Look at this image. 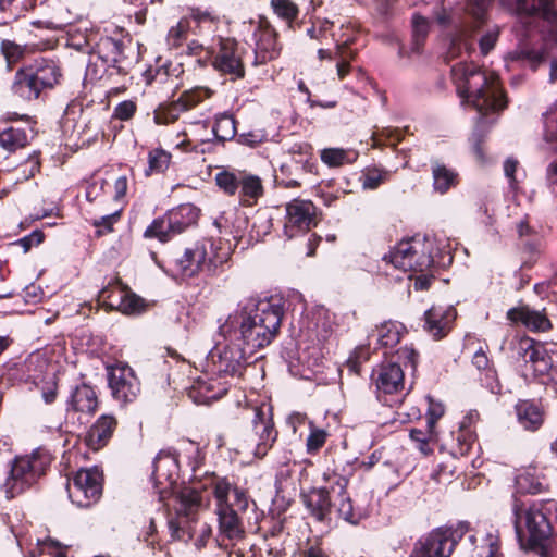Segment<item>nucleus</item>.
<instances>
[{
  "mask_svg": "<svg viewBox=\"0 0 557 557\" xmlns=\"http://www.w3.org/2000/svg\"><path fill=\"white\" fill-rule=\"evenodd\" d=\"M282 315L283 309L278 304H272L269 299H249L228 314L219 326V333L255 355L274 339Z\"/></svg>",
  "mask_w": 557,
  "mask_h": 557,
  "instance_id": "f257e3e1",
  "label": "nucleus"
},
{
  "mask_svg": "<svg viewBox=\"0 0 557 557\" xmlns=\"http://www.w3.org/2000/svg\"><path fill=\"white\" fill-rule=\"evenodd\" d=\"M451 76L460 98L481 114L478 127L483 123V116L506 108L507 101L495 73L461 61L453 65Z\"/></svg>",
  "mask_w": 557,
  "mask_h": 557,
  "instance_id": "f03ea898",
  "label": "nucleus"
},
{
  "mask_svg": "<svg viewBox=\"0 0 557 557\" xmlns=\"http://www.w3.org/2000/svg\"><path fill=\"white\" fill-rule=\"evenodd\" d=\"M552 509L550 502H535L521 511L515 508V529L521 547L539 557H557V535L553 537L549 519Z\"/></svg>",
  "mask_w": 557,
  "mask_h": 557,
  "instance_id": "7ed1b4c3",
  "label": "nucleus"
},
{
  "mask_svg": "<svg viewBox=\"0 0 557 557\" xmlns=\"http://www.w3.org/2000/svg\"><path fill=\"white\" fill-rule=\"evenodd\" d=\"M61 77L58 64L52 60L42 59L16 71L12 91L24 100H36L41 92L54 88Z\"/></svg>",
  "mask_w": 557,
  "mask_h": 557,
  "instance_id": "20e7f679",
  "label": "nucleus"
},
{
  "mask_svg": "<svg viewBox=\"0 0 557 557\" xmlns=\"http://www.w3.org/2000/svg\"><path fill=\"white\" fill-rule=\"evenodd\" d=\"M434 246L433 238L416 235L399 242L384 261L403 272L423 273L434 263Z\"/></svg>",
  "mask_w": 557,
  "mask_h": 557,
  "instance_id": "39448f33",
  "label": "nucleus"
},
{
  "mask_svg": "<svg viewBox=\"0 0 557 557\" xmlns=\"http://www.w3.org/2000/svg\"><path fill=\"white\" fill-rule=\"evenodd\" d=\"M251 429L248 430L237 445V453L246 458L262 459L277 438V431L270 411L265 412L261 407L253 408Z\"/></svg>",
  "mask_w": 557,
  "mask_h": 557,
  "instance_id": "423d86ee",
  "label": "nucleus"
},
{
  "mask_svg": "<svg viewBox=\"0 0 557 557\" xmlns=\"http://www.w3.org/2000/svg\"><path fill=\"white\" fill-rule=\"evenodd\" d=\"M50 456L36 449L30 455L16 457L3 484L7 498H13L32 486L50 465Z\"/></svg>",
  "mask_w": 557,
  "mask_h": 557,
  "instance_id": "0eeeda50",
  "label": "nucleus"
},
{
  "mask_svg": "<svg viewBox=\"0 0 557 557\" xmlns=\"http://www.w3.org/2000/svg\"><path fill=\"white\" fill-rule=\"evenodd\" d=\"M494 0H469L467 4V14L470 21L460 23L450 39L448 57L450 59L470 55L474 51L473 36L485 22L486 10Z\"/></svg>",
  "mask_w": 557,
  "mask_h": 557,
  "instance_id": "6e6552de",
  "label": "nucleus"
},
{
  "mask_svg": "<svg viewBox=\"0 0 557 557\" xmlns=\"http://www.w3.org/2000/svg\"><path fill=\"white\" fill-rule=\"evenodd\" d=\"M467 531V522H459L456 528H435L416 543L410 557H450Z\"/></svg>",
  "mask_w": 557,
  "mask_h": 557,
  "instance_id": "1a4fd4ad",
  "label": "nucleus"
},
{
  "mask_svg": "<svg viewBox=\"0 0 557 557\" xmlns=\"http://www.w3.org/2000/svg\"><path fill=\"white\" fill-rule=\"evenodd\" d=\"M207 49L215 71L228 75L232 81L245 76L242 49L235 39L215 37Z\"/></svg>",
  "mask_w": 557,
  "mask_h": 557,
  "instance_id": "9d476101",
  "label": "nucleus"
},
{
  "mask_svg": "<svg viewBox=\"0 0 557 557\" xmlns=\"http://www.w3.org/2000/svg\"><path fill=\"white\" fill-rule=\"evenodd\" d=\"M102 472L97 468L78 470L67 483L69 497L78 507L96 504L102 495Z\"/></svg>",
  "mask_w": 557,
  "mask_h": 557,
  "instance_id": "9b49d317",
  "label": "nucleus"
},
{
  "mask_svg": "<svg viewBox=\"0 0 557 557\" xmlns=\"http://www.w3.org/2000/svg\"><path fill=\"white\" fill-rule=\"evenodd\" d=\"M214 244L211 239H202L185 249L183 255L174 260L176 271L185 276H193L199 271H213L218 263Z\"/></svg>",
  "mask_w": 557,
  "mask_h": 557,
  "instance_id": "f8f14e48",
  "label": "nucleus"
},
{
  "mask_svg": "<svg viewBox=\"0 0 557 557\" xmlns=\"http://www.w3.org/2000/svg\"><path fill=\"white\" fill-rule=\"evenodd\" d=\"M108 384L112 397L122 405L135 401L141 391L139 379L126 363L108 368Z\"/></svg>",
  "mask_w": 557,
  "mask_h": 557,
  "instance_id": "ddd939ff",
  "label": "nucleus"
},
{
  "mask_svg": "<svg viewBox=\"0 0 557 557\" xmlns=\"http://www.w3.org/2000/svg\"><path fill=\"white\" fill-rule=\"evenodd\" d=\"M334 484H332V494L335 496L333 505L336 508V512L341 519L356 525L362 519L368 517L369 510L366 506L357 504L347 494V479L336 474L334 475Z\"/></svg>",
  "mask_w": 557,
  "mask_h": 557,
  "instance_id": "4468645a",
  "label": "nucleus"
},
{
  "mask_svg": "<svg viewBox=\"0 0 557 557\" xmlns=\"http://www.w3.org/2000/svg\"><path fill=\"white\" fill-rule=\"evenodd\" d=\"M315 206L309 200L294 199L286 205L284 232L289 238L315 225Z\"/></svg>",
  "mask_w": 557,
  "mask_h": 557,
  "instance_id": "2eb2a0df",
  "label": "nucleus"
},
{
  "mask_svg": "<svg viewBox=\"0 0 557 557\" xmlns=\"http://www.w3.org/2000/svg\"><path fill=\"white\" fill-rule=\"evenodd\" d=\"M152 476L160 497L163 498L172 490L178 476L177 455L171 448L162 449L153 460Z\"/></svg>",
  "mask_w": 557,
  "mask_h": 557,
  "instance_id": "dca6fc26",
  "label": "nucleus"
},
{
  "mask_svg": "<svg viewBox=\"0 0 557 557\" xmlns=\"http://www.w3.org/2000/svg\"><path fill=\"white\" fill-rule=\"evenodd\" d=\"M253 65L265 64L280 55L281 47L276 40V32L267 21H260L253 30Z\"/></svg>",
  "mask_w": 557,
  "mask_h": 557,
  "instance_id": "f3484780",
  "label": "nucleus"
},
{
  "mask_svg": "<svg viewBox=\"0 0 557 557\" xmlns=\"http://www.w3.org/2000/svg\"><path fill=\"white\" fill-rule=\"evenodd\" d=\"M224 341L225 345L218 350L216 360H214L216 370L219 373L231 376L240 375L248 358L252 355L242 345L233 344L230 338Z\"/></svg>",
  "mask_w": 557,
  "mask_h": 557,
  "instance_id": "a211bd4d",
  "label": "nucleus"
},
{
  "mask_svg": "<svg viewBox=\"0 0 557 557\" xmlns=\"http://www.w3.org/2000/svg\"><path fill=\"white\" fill-rule=\"evenodd\" d=\"M516 349L518 357L530 364L534 375H544L552 370L553 360L543 344L523 337L518 342Z\"/></svg>",
  "mask_w": 557,
  "mask_h": 557,
  "instance_id": "6ab92c4d",
  "label": "nucleus"
},
{
  "mask_svg": "<svg viewBox=\"0 0 557 557\" xmlns=\"http://www.w3.org/2000/svg\"><path fill=\"white\" fill-rule=\"evenodd\" d=\"M99 406L98 395L92 386L82 383L75 386L66 399V412L94 416Z\"/></svg>",
  "mask_w": 557,
  "mask_h": 557,
  "instance_id": "aec40b11",
  "label": "nucleus"
},
{
  "mask_svg": "<svg viewBox=\"0 0 557 557\" xmlns=\"http://www.w3.org/2000/svg\"><path fill=\"white\" fill-rule=\"evenodd\" d=\"M456 319V310L451 306H433L424 313V330L435 339L443 338L450 331Z\"/></svg>",
  "mask_w": 557,
  "mask_h": 557,
  "instance_id": "412c9836",
  "label": "nucleus"
},
{
  "mask_svg": "<svg viewBox=\"0 0 557 557\" xmlns=\"http://www.w3.org/2000/svg\"><path fill=\"white\" fill-rule=\"evenodd\" d=\"M379 395L397 394L404 389V371L396 362L382 363L373 373Z\"/></svg>",
  "mask_w": 557,
  "mask_h": 557,
  "instance_id": "4be33fe9",
  "label": "nucleus"
},
{
  "mask_svg": "<svg viewBox=\"0 0 557 557\" xmlns=\"http://www.w3.org/2000/svg\"><path fill=\"white\" fill-rule=\"evenodd\" d=\"M219 536L222 540L237 542L245 535V529L236 510L230 505H216Z\"/></svg>",
  "mask_w": 557,
  "mask_h": 557,
  "instance_id": "5701e85b",
  "label": "nucleus"
},
{
  "mask_svg": "<svg viewBox=\"0 0 557 557\" xmlns=\"http://www.w3.org/2000/svg\"><path fill=\"white\" fill-rule=\"evenodd\" d=\"M507 319L512 323H521L532 332H545L552 327L546 313L529 306H518L507 311Z\"/></svg>",
  "mask_w": 557,
  "mask_h": 557,
  "instance_id": "b1692460",
  "label": "nucleus"
},
{
  "mask_svg": "<svg viewBox=\"0 0 557 557\" xmlns=\"http://www.w3.org/2000/svg\"><path fill=\"white\" fill-rule=\"evenodd\" d=\"M117 425L112 414H102L90 426L86 435V444L92 450H99L108 444Z\"/></svg>",
  "mask_w": 557,
  "mask_h": 557,
  "instance_id": "393cba45",
  "label": "nucleus"
},
{
  "mask_svg": "<svg viewBox=\"0 0 557 557\" xmlns=\"http://www.w3.org/2000/svg\"><path fill=\"white\" fill-rule=\"evenodd\" d=\"M517 421L527 431L537 430L544 422L543 409L531 400H519L515 406Z\"/></svg>",
  "mask_w": 557,
  "mask_h": 557,
  "instance_id": "a878e982",
  "label": "nucleus"
},
{
  "mask_svg": "<svg viewBox=\"0 0 557 557\" xmlns=\"http://www.w3.org/2000/svg\"><path fill=\"white\" fill-rule=\"evenodd\" d=\"M90 54L95 55L98 60L113 65L116 69V73L122 72L121 62L123 61V45L120 40L112 37H104L97 44L96 50Z\"/></svg>",
  "mask_w": 557,
  "mask_h": 557,
  "instance_id": "bb28decb",
  "label": "nucleus"
},
{
  "mask_svg": "<svg viewBox=\"0 0 557 557\" xmlns=\"http://www.w3.org/2000/svg\"><path fill=\"white\" fill-rule=\"evenodd\" d=\"M332 485L330 488L321 487L312 490L306 496V506L318 521H324L331 512Z\"/></svg>",
  "mask_w": 557,
  "mask_h": 557,
  "instance_id": "cd10ccee",
  "label": "nucleus"
},
{
  "mask_svg": "<svg viewBox=\"0 0 557 557\" xmlns=\"http://www.w3.org/2000/svg\"><path fill=\"white\" fill-rule=\"evenodd\" d=\"M554 44L557 48V29H550L544 37V47L542 49H518L510 53L512 60H525L530 66L535 70L548 58V47Z\"/></svg>",
  "mask_w": 557,
  "mask_h": 557,
  "instance_id": "c85d7f7f",
  "label": "nucleus"
},
{
  "mask_svg": "<svg viewBox=\"0 0 557 557\" xmlns=\"http://www.w3.org/2000/svg\"><path fill=\"white\" fill-rule=\"evenodd\" d=\"M516 10L527 17L541 16L548 24H553L557 18L552 0H516Z\"/></svg>",
  "mask_w": 557,
  "mask_h": 557,
  "instance_id": "c756f323",
  "label": "nucleus"
},
{
  "mask_svg": "<svg viewBox=\"0 0 557 557\" xmlns=\"http://www.w3.org/2000/svg\"><path fill=\"white\" fill-rule=\"evenodd\" d=\"M166 216L169 219L168 226L174 228V234H180L197 222L199 210L191 203H183L169 210Z\"/></svg>",
  "mask_w": 557,
  "mask_h": 557,
  "instance_id": "7c9ffc66",
  "label": "nucleus"
},
{
  "mask_svg": "<svg viewBox=\"0 0 557 557\" xmlns=\"http://www.w3.org/2000/svg\"><path fill=\"white\" fill-rule=\"evenodd\" d=\"M226 392L224 386L218 385L214 379H198L189 389V397L196 404H208L222 397Z\"/></svg>",
  "mask_w": 557,
  "mask_h": 557,
  "instance_id": "2f4dec72",
  "label": "nucleus"
},
{
  "mask_svg": "<svg viewBox=\"0 0 557 557\" xmlns=\"http://www.w3.org/2000/svg\"><path fill=\"white\" fill-rule=\"evenodd\" d=\"M50 17L47 26L51 29H63L78 18V13L73 10L67 0H55L49 4Z\"/></svg>",
  "mask_w": 557,
  "mask_h": 557,
  "instance_id": "473e14b6",
  "label": "nucleus"
},
{
  "mask_svg": "<svg viewBox=\"0 0 557 557\" xmlns=\"http://www.w3.org/2000/svg\"><path fill=\"white\" fill-rule=\"evenodd\" d=\"M351 44V39H346L335 45L334 60L336 61V74L338 79H344L350 73L351 62L357 57L358 52L350 47Z\"/></svg>",
  "mask_w": 557,
  "mask_h": 557,
  "instance_id": "72a5a7b5",
  "label": "nucleus"
},
{
  "mask_svg": "<svg viewBox=\"0 0 557 557\" xmlns=\"http://www.w3.org/2000/svg\"><path fill=\"white\" fill-rule=\"evenodd\" d=\"M433 188L440 194H445L457 184L458 174L445 164L432 162Z\"/></svg>",
  "mask_w": 557,
  "mask_h": 557,
  "instance_id": "f704fd0d",
  "label": "nucleus"
},
{
  "mask_svg": "<svg viewBox=\"0 0 557 557\" xmlns=\"http://www.w3.org/2000/svg\"><path fill=\"white\" fill-rule=\"evenodd\" d=\"M321 161L329 168L351 164L358 159V152L352 149L324 148L320 152Z\"/></svg>",
  "mask_w": 557,
  "mask_h": 557,
  "instance_id": "c9c22d12",
  "label": "nucleus"
},
{
  "mask_svg": "<svg viewBox=\"0 0 557 557\" xmlns=\"http://www.w3.org/2000/svg\"><path fill=\"white\" fill-rule=\"evenodd\" d=\"M176 499L178 502L176 507L177 515L188 518L197 511L201 497L198 491L191 487H183L178 492Z\"/></svg>",
  "mask_w": 557,
  "mask_h": 557,
  "instance_id": "e433bc0d",
  "label": "nucleus"
},
{
  "mask_svg": "<svg viewBox=\"0 0 557 557\" xmlns=\"http://www.w3.org/2000/svg\"><path fill=\"white\" fill-rule=\"evenodd\" d=\"M28 144V137L24 129L8 127L0 132V147L8 152H14Z\"/></svg>",
  "mask_w": 557,
  "mask_h": 557,
  "instance_id": "4c0bfd02",
  "label": "nucleus"
},
{
  "mask_svg": "<svg viewBox=\"0 0 557 557\" xmlns=\"http://www.w3.org/2000/svg\"><path fill=\"white\" fill-rule=\"evenodd\" d=\"M144 77L148 85H156L161 88L173 90L176 88V77L170 73L169 66L162 65L157 69H148Z\"/></svg>",
  "mask_w": 557,
  "mask_h": 557,
  "instance_id": "58836bf2",
  "label": "nucleus"
},
{
  "mask_svg": "<svg viewBox=\"0 0 557 557\" xmlns=\"http://www.w3.org/2000/svg\"><path fill=\"white\" fill-rule=\"evenodd\" d=\"M239 196L243 201H256L263 195V185L259 176L242 174L239 182Z\"/></svg>",
  "mask_w": 557,
  "mask_h": 557,
  "instance_id": "ea45409f",
  "label": "nucleus"
},
{
  "mask_svg": "<svg viewBox=\"0 0 557 557\" xmlns=\"http://www.w3.org/2000/svg\"><path fill=\"white\" fill-rule=\"evenodd\" d=\"M298 148L299 151L304 149V152H300V157L293 156L288 162L281 165V170L294 168L296 177H300L304 173H311L314 168V164L311 162V147L308 144H304L298 146Z\"/></svg>",
  "mask_w": 557,
  "mask_h": 557,
  "instance_id": "a19ab883",
  "label": "nucleus"
},
{
  "mask_svg": "<svg viewBox=\"0 0 557 557\" xmlns=\"http://www.w3.org/2000/svg\"><path fill=\"white\" fill-rule=\"evenodd\" d=\"M211 91L208 88L196 87L184 91L180 98L173 103L177 111H187L196 107L198 103L209 98Z\"/></svg>",
  "mask_w": 557,
  "mask_h": 557,
  "instance_id": "79ce46f5",
  "label": "nucleus"
},
{
  "mask_svg": "<svg viewBox=\"0 0 557 557\" xmlns=\"http://www.w3.org/2000/svg\"><path fill=\"white\" fill-rule=\"evenodd\" d=\"M212 134L218 141H226L236 135L235 120L227 113L219 114L212 127Z\"/></svg>",
  "mask_w": 557,
  "mask_h": 557,
  "instance_id": "37998d69",
  "label": "nucleus"
},
{
  "mask_svg": "<svg viewBox=\"0 0 557 557\" xmlns=\"http://www.w3.org/2000/svg\"><path fill=\"white\" fill-rule=\"evenodd\" d=\"M476 557H500V540L497 530L486 532L481 545L474 548Z\"/></svg>",
  "mask_w": 557,
  "mask_h": 557,
  "instance_id": "c03bdc74",
  "label": "nucleus"
},
{
  "mask_svg": "<svg viewBox=\"0 0 557 557\" xmlns=\"http://www.w3.org/2000/svg\"><path fill=\"white\" fill-rule=\"evenodd\" d=\"M169 219L166 213L158 219H154L151 224L146 228L144 236L146 238H157L162 243L170 240L175 234L172 226H168Z\"/></svg>",
  "mask_w": 557,
  "mask_h": 557,
  "instance_id": "a18cd8bd",
  "label": "nucleus"
},
{
  "mask_svg": "<svg viewBox=\"0 0 557 557\" xmlns=\"http://www.w3.org/2000/svg\"><path fill=\"white\" fill-rule=\"evenodd\" d=\"M403 325L385 322L377 329V342L382 347H394L401 338Z\"/></svg>",
  "mask_w": 557,
  "mask_h": 557,
  "instance_id": "49530a36",
  "label": "nucleus"
},
{
  "mask_svg": "<svg viewBox=\"0 0 557 557\" xmlns=\"http://www.w3.org/2000/svg\"><path fill=\"white\" fill-rule=\"evenodd\" d=\"M171 162V153L168 151L157 148L148 153V169L145 170L146 176L151 175L152 173H162L164 172Z\"/></svg>",
  "mask_w": 557,
  "mask_h": 557,
  "instance_id": "de8ad7c7",
  "label": "nucleus"
},
{
  "mask_svg": "<svg viewBox=\"0 0 557 557\" xmlns=\"http://www.w3.org/2000/svg\"><path fill=\"white\" fill-rule=\"evenodd\" d=\"M429 22L420 14L412 16V51L419 53L429 34Z\"/></svg>",
  "mask_w": 557,
  "mask_h": 557,
  "instance_id": "09e8293b",
  "label": "nucleus"
},
{
  "mask_svg": "<svg viewBox=\"0 0 557 557\" xmlns=\"http://www.w3.org/2000/svg\"><path fill=\"white\" fill-rule=\"evenodd\" d=\"M116 73V69L110 63L98 60L95 55L90 54L88 64L86 66V76L91 81H98L103 78L106 75L111 76Z\"/></svg>",
  "mask_w": 557,
  "mask_h": 557,
  "instance_id": "8fccbe9b",
  "label": "nucleus"
},
{
  "mask_svg": "<svg viewBox=\"0 0 557 557\" xmlns=\"http://www.w3.org/2000/svg\"><path fill=\"white\" fill-rule=\"evenodd\" d=\"M214 181L220 189L225 194L233 196L239 188L240 174L237 175L234 172L222 170L215 174Z\"/></svg>",
  "mask_w": 557,
  "mask_h": 557,
  "instance_id": "3c124183",
  "label": "nucleus"
},
{
  "mask_svg": "<svg viewBox=\"0 0 557 557\" xmlns=\"http://www.w3.org/2000/svg\"><path fill=\"white\" fill-rule=\"evenodd\" d=\"M190 23L188 18H181L176 25L172 26L166 35V42L172 48H177L186 39Z\"/></svg>",
  "mask_w": 557,
  "mask_h": 557,
  "instance_id": "603ef678",
  "label": "nucleus"
},
{
  "mask_svg": "<svg viewBox=\"0 0 557 557\" xmlns=\"http://www.w3.org/2000/svg\"><path fill=\"white\" fill-rule=\"evenodd\" d=\"M516 485L519 492L528 494H536L543 490L542 482L529 471L522 472L516 478Z\"/></svg>",
  "mask_w": 557,
  "mask_h": 557,
  "instance_id": "864d4df0",
  "label": "nucleus"
},
{
  "mask_svg": "<svg viewBox=\"0 0 557 557\" xmlns=\"http://www.w3.org/2000/svg\"><path fill=\"white\" fill-rule=\"evenodd\" d=\"M500 35L498 25L488 26L479 39V48L482 55H487L496 46Z\"/></svg>",
  "mask_w": 557,
  "mask_h": 557,
  "instance_id": "5fc2aeb1",
  "label": "nucleus"
},
{
  "mask_svg": "<svg viewBox=\"0 0 557 557\" xmlns=\"http://www.w3.org/2000/svg\"><path fill=\"white\" fill-rule=\"evenodd\" d=\"M271 7L278 17L287 22H293L299 13L298 7L290 0H271Z\"/></svg>",
  "mask_w": 557,
  "mask_h": 557,
  "instance_id": "6e6d98bb",
  "label": "nucleus"
},
{
  "mask_svg": "<svg viewBox=\"0 0 557 557\" xmlns=\"http://www.w3.org/2000/svg\"><path fill=\"white\" fill-rule=\"evenodd\" d=\"M310 433L307 437V451L312 454L318 451L324 444L327 437V432L324 429L315 428L313 422H309Z\"/></svg>",
  "mask_w": 557,
  "mask_h": 557,
  "instance_id": "4d7b16f0",
  "label": "nucleus"
},
{
  "mask_svg": "<svg viewBox=\"0 0 557 557\" xmlns=\"http://www.w3.org/2000/svg\"><path fill=\"white\" fill-rule=\"evenodd\" d=\"M143 307V299L125 289V297H123V300L119 302V311L124 314H135L140 312Z\"/></svg>",
  "mask_w": 557,
  "mask_h": 557,
  "instance_id": "13d9d810",
  "label": "nucleus"
},
{
  "mask_svg": "<svg viewBox=\"0 0 557 557\" xmlns=\"http://www.w3.org/2000/svg\"><path fill=\"white\" fill-rule=\"evenodd\" d=\"M125 289L120 285L112 287H106L100 292V297L108 304L112 309L119 310V302L125 297Z\"/></svg>",
  "mask_w": 557,
  "mask_h": 557,
  "instance_id": "bf43d9fd",
  "label": "nucleus"
},
{
  "mask_svg": "<svg viewBox=\"0 0 557 557\" xmlns=\"http://www.w3.org/2000/svg\"><path fill=\"white\" fill-rule=\"evenodd\" d=\"M121 216V210H116L110 214L103 215L92 221V225L97 228L99 236L104 235L113 231V225L119 221Z\"/></svg>",
  "mask_w": 557,
  "mask_h": 557,
  "instance_id": "052dcab7",
  "label": "nucleus"
},
{
  "mask_svg": "<svg viewBox=\"0 0 557 557\" xmlns=\"http://www.w3.org/2000/svg\"><path fill=\"white\" fill-rule=\"evenodd\" d=\"M26 48L11 40L1 42V51L9 64L17 62L25 53Z\"/></svg>",
  "mask_w": 557,
  "mask_h": 557,
  "instance_id": "680f3d73",
  "label": "nucleus"
},
{
  "mask_svg": "<svg viewBox=\"0 0 557 557\" xmlns=\"http://www.w3.org/2000/svg\"><path fill=\"white\" fill-rule=\"evenodd\" d=\"M480 381L492 394L497 395L502 393V384L494 368L486 369V371L482 372Z\"/></svg>",
  "mask_w": 557,
  "mask_h": 557,
  "instance_id": "e2e57ef3",
  "label": "nucleus"
},
{
  "mask_svg": "<svg viewBox=\"0 0 557 557\" xmlns=\"http://www.w3.org/2000/svg\"><path fill=\"white\" fill-rule=\"evenodd\" d=\"M137 109V106L132 100H125L120 102L113 111V116L120 121H128L133 117Z\"/></svg>",
  "mask_w": 557,
  "mask_h": 557,
  "instance_id": "0e129e2a",
  "label": "nucleus"
},
{
  "mask_svg": "<svg viewBox=\"0 0 557 557\" xmlns=\"http://www.w3.org/2000/svg\"><path fill=\"white\" fill-rule=\"evenodd\" d=\"M383 180V174L376 169L369 170L360 178L362 188L371 190L377 188L382 184Z\"/></svg>",
  "mask_w": 557,
  "mask_h": 557,
  "instance_id": "69168bd1",
  "label": "nucleus"
},
{
  "mask_svg": "<svg viewBox=\"0 0 557 557\" xmlns=\"http://www.w3.org/2000/svg\"><path fill=\"white\" fill-rule=\"evenodd\" d=\"M234 487L226 480H219L214 485V496L216 505H230L228 497Z\"/></svg>",
  "mask_w": 557,
  "mask_h": 557,
  "instance_id": "338daca9",
  "label": "nucleus"
},
{
  "mask_svg": "<svg viewBox=\"0 0 557 557\" xmlns=\"http://www.w3.org/2000/svg\"><path fill=\"white\" fill-rule=\"evenodd\" d=\"M429 408H428V428L430 431L434 428L436 421L444 414L445 408L444 405L440 401H434L432 398H428Z\"/></svg>",
  "mask_w": 557,
  "mask_h": 557,
  "instance_id": "774afa93",
  "label": "nucleus"
}]
</instances>
